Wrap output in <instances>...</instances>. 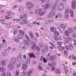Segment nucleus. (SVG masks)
I'll list each match as a JSON object with an SVG mask.
<instances>
[{
    "mask_svg": "<svg viewBox=\"0 0 76 76\" xmlns=\"http://www.w3.org/2000/svg\"><path fill=\"white\" fill-rule=\"evenodd\" d=\"M60 27H61V28H66V26L64 24H61L60 25Z\"/></svg>",
    "mask_w": 76,
    "mask_h": 76,
    "instance_id": "7c9ffc66",
    "label": "nucleus"
},
{
    "mask_svg": "<svg viewBox=\"0 0 76 76\" xmlns=\"http://www.w3.org/2000/svg\"><path fill=\"white\" fill-rule=\"evenodd\" d=\"M14 41H15V42H19V38H17L16 37H15L14 39Z\"/></svg>",
    "mask_w": 76,
    "mask_h": 76,
    "instance_id": "a878e982",
    "label": "nucleus"
},
{
    "mask_svg": "<svg viewBox=\"0 0 76 76\" xmlns=\"http://www.w3.org/2000/svg\"><path fill=\"white\" fill-rule=\"evenodd\" d=\"M25 63L27 64H29L30 63V59L27 58L25 61Z\"/></svg>",
    "mask_w": 76,
    "mask_h": 76,
    "instance_id": "dca6fc26",
    "label": "nucleus"
},
{
    "mask_svg": "<svg viewBox=\"0 0 76 76\" xmlns=\"http://www.w3.org/2000/svg\"><path fill=\"white\" fill-rule=\"evenodd\" d=\"M2 64L3 65H5L6 64V61L5 60H3L2 61Z\"/></svg>",
    "mask_w": 76,
    "mask_h": 76,
    "instance_id": "ea45409f",
    "label": "nucleus"
},
{
    "mask_svg": "<svg viewBox=\"0 0 76 76\" xmlns=\"http://www.w3.org/2000/svg\"><path fill=\"white\" fill-rule=\"evenodd\" d=\"M17 61V59H16V58L13 57L11 59L10 62L11 64H15V63Z\"/></svg>",
    "mask_w": 76,
    "mask_h": 76,
    "instance_id": "39448f33",
    "label": "nucleus"
},
{
    "mask_svg": "<svg viewBox=\"0 0 76 76\" xmlns=\"http://www.w3.org/2000/svg\"><path fill=\"white\" fill-rule=\"evenodd\" d=\"M65 14H67V13H69V10H65Z\"/></svg>",
    "mask_w": 76,
    "mask_h": 76,
    "instance_id": "49530a36",
    "label": "nucleus"
},
{
    "mask_svg": "<svg viewBox=\"0 0 76 76\" xmlns=\"http://www.w3.org/2000/svg\"><path fill=\"white\" fill-rule=\"evenodd\" d=\"M64 39H65V41L66 43L68 44V43L69 42V39H66V38L65 37H64Z\"/></svg>",
    "mask_w": 76,
    "mask_h": 76,
    "instance_id": "b1692460",
    "label": "nucleus"
},
{
    "mask_svg": "<svg viewBox=\"0 0 76 76\" xmlns=\"http://www.w3.org/2000/svg\"><path fill=\"white\" fill-rule=\"evenodd\" d=\"M33 54H34V53H29V56L30 58H32V56Z\"/></svg>",
    "mask_w": 76,
    "mask_h": 76,
    "instance_id": "c9c22d12",
    "label": "nucleus"
},
{
    "mask_svg": "<svg viewBox=\"0 0 76 76\" xmlns=\"http://www.w3.org/2000/svg\"><path fill=\"white\" fill-rule=\"evenodd\" d=\"M40 47L41 48H43V44L42 43H40Z\"/></svg>",
    "mask_w": 76,
    "mask_h": 76,
    "instance_id": "864d4df0",
    "label": "nucleus"
},
{
    "mask_svg": "<svg viewBox=\"0 0 76 76\" xmlns=\"http://www.w3.org/2000/svg\"><path fill=\"white\" fill-rule=\"evenodd\" d=\"M56 7H57V6H56L55 5L53 6V7L52 9V12H53V11H54V10H55V9H56Z\"/></svg>",
    "mask_w": 76,
    "mask_h": 76,
    "instance_id": "72a5a7b5",
    "label": "nucleus"
},
{
    "mask_svg": "<svg viewBox=\"0 0 76 76\" xmlns=\"http://www.w3.org/2000/svg\"><path fill=\"white\" fill-rule=\"evenodd\" d=\"M52 63L53 66H56V62L53 61H52Z\"/></svg>",
    "mask_w": 76,
    "mask_h": 76,
    "instance_id": "8fccbe9b",
    "label": "nucleus"
},
{
    "mask_svg": "<svg viewBox=\"0 0 76 76\" xmlns=\"http://www.w3.org/2000/svg\"><path fill=\"white\" fill-rule=\"evenodd\" d=\"M72 36L73 38H76V34L75 33L72 34Z\"/></svg>",
    "mask_w": 76,
    "mask_h": 76,
    "instance_id": "603ef678",
    "label": "nucleus"
},
{
    "mask_svg": "<svg viewBox=\"0 0 76 76\" xmlns=\"http://www.w3.org/2000/svg\"><path fill=\"white\" fill-rule=\"evenodd\" d=\"M64 69L66 70L65 71V73L66 74L67 72H69V70H68V68L66 66H64Z\"/></svg>",
    "mask_w": 76,
    "mask_h": 76,
    "instance_id": "4be33fe9",
    "label": "nucleus"
},
{
    "mask_svg": "<svg viewBox=\"0 0 76 76\" xmlns=\"http://www.w3.org/2000/svg\"><path fill=\"white\" fill-rule=\"evenodd\" d=\"M70 13L71 16V17H73V15H74V12H73V11L72 10H71L70 11Z\"/></svg>",
    "mask_w": 76,
    "mask_h": 76,
    "instance_id": "412c9836",
    "label": "nucleus"
},
{
    "mask_svg": "<svg viewBox=\"0 0 76 76\" xmlns=\"http://www.w3.org/2000/svg\"><path fill=\"white\" fill-rule=\"evenodd\" d=\"M43 61H44V63H46L47 62V60L45 59V58H44L43 59Z\"/></svg>",
    "mask_w": 76,
    "mask_h": 76,
    "instance_id": "c03bdc74",
    "label": "nucleus"
},
{
    "mask_svg": "<svg viewBox=\"0 0 76 76\" xmlns=\"http://www.w3.org/2000/svg\"><path fill=\"white\" fill-rule=\"evenodd\" d=\"M54 13H55L54 11H52L51 12H50L48 15V17H49V18H50V17L53 16L54 15Z\"/></svg>",
    "mask_w": 76,
    "mask_h": 76,
    "instance_id": "9d476101",
    "label": "nucleus"
},
{
    "mask_svg": "<svg viewBox=\"0 0 76 76\" xmlns=\"http://www.w3.org/2000/svg\"><path fill=\"white\" fill-rule=\"evenodd\" d=\"M23 57L24 59L25 60L26 59V55L24 54L23 55Z\"/></svg>",
    "mask_w": 76,
    "mask_h": 76,
    "instance_id": "e2e57ef3",
    "label": "nucleus"
},
{
    "mask_svg": "<svg viewBox=\"0 0 76 76\" xmlns=\"http://www.w3.org/2000/svg\"><path fill=\"white\" fill-rule=\"evenodd\" d=\"M50 59L51 61H53V60H56V56H54L51 55L50 57Z\"/></svg>",
    "mask_w": 76,
    "mask_h": 76,
    "instance_id": "f8f14e48",
    "label": "nucleus"
},
{
    "mask_svg": "<svg viewBox=\"0 0 76 76\" xmlns=\"http://www.w3.org/2000/svg\"><path fill=\"white\" fill-rule=\"evenodd\" d=\"M58 1H56L54 3V6H57V4H58Z\"/></svg>",
    "mask_w": 76,
    "mask_h": 76,
    "instance_id": "58836bf2",
    "label": "nucleus"
},
{
    "mask_svg": "<svg viewBox=\"0 0 76 76\" xmlns=\"http://www.w3.org/2000/svg\"><path fill=\"white\" fill-rule=\"evenodd\" d=\"M5 70V69L3 67H0V71L2 72H4Z\"/></svg>",
    "mask_w": 76,
    "mask_h": 76,
    "instance_id": "2f4dec72",
    "label": "nucleus"
},
{
    "mask_svg": "<svg viewBox=\"0 0 76 76\" xmlns=\"http://www.w3.org/2000/svg\"><path fill=\"white\" fill-rule=\"evenodd\" d=\"M69 15L68 14H67L65 15V19H67L69 18Z\"/></svg>",
    "mask_w": 76,
    "mask_h": 76,
    "instance_id": "a18cd8bd",
    "label": "nucleus"
},
{
    "mask_svg": "<svg viewBox=\"0 0 76 76\" xmlns=\"http://www.w3.org/2000/svg\"><path fill=\"white\" fill-rule=\"evenodd\" d=\"M67 38L68 39H69V40L71 41H72V38H71V37H67Z\"/></svg>",
    "mask_w": 76,
    "mask_h": 76,
    "instance_id": "052dcab7",
    "label": "nucleus"
},
{
    "mask_svg": "<svg viewBox=\"0 0 76 76\" xmlns=\"http://www.w3.org/2000/svg\"><path fill=\"white\" fill-rule=\"evenodd\" d=\"M48 48L47 45H45L44 49L42 50L43 54H45V52H48Z\"/></svg>",
    "mask_w": 76,
    "mask_h": 76,
    "instance_id": "423d86ee",
    "label": "nucleus"
},
{
    "mask_svg": "<svg viewBox=\"0 0 76 76\" xmlns=\"http://www.w3.org/2000/svg\"><path fill=\"white\" fill-rule=\"evenodd\" d=\"M72 7L73 9H75L76 7V2L75 1H73L72 3Z\"/></svg>",
    "mask_w": 76,
    "mask_h": 76,
    "instance_id": "1a4fd4ad",
    "label": "nucleus"
},
{
    "mask_svg": "<svg viewBox=\"0 0 76 76\" xmlns=\"http://www.w3.org/2000/svg\"><path fill=\"white\" fill-rule=\"evenodd\" d=\"M17 33V31L16 30H13V33L14 35H15Z\"/></svg>",
    "mask_w": 76,
    "mask_h": 76,
    "instance_id": "13d9d810",
    "label": "nucleus"
},
{
    "mask_svg": "<svg viewBox=\"0 0 76 76\" xmlns=\"http://www.w3.org/2000/svg\"><path fill=\"white\" fill-rule=\"evenodd\" d=\"M65 48L66 49V50H67L68 51L70 50V49H69V46H68L67 45L66 46Z\"/></svg>",
    "mask_w": 76,
    "mask_h": 76,
    "instance_id": "de8ad7c7",
    "label": "nucleus"
},
{
    "mask_svg": "<svg viewBox=\"0 0 76 76\" xmlns=\"http://www.w3.org/2000/svg\"><path fill=\"white\" fill-rule=\"evenodd\" d=\"M58 48L60 50L62 51L64 49V47H61V46H59L58 47Z\"/></svg>",
    "mask_w": 76,
    "mask_h": 76,
    "instance_id": "c756f323",
    "label": "nucleus"
},
{
    "mask_svg": "<svg viewBox=\"0 0 76 76\" xmlns=\"http://www.w3.org/2000/svg\"><path fill=\"white\" fill-rule=\"evenodd\" d=\"M64 6V3L60 4L58 7V10H63Z\"/></svg>",
    "mask_w": 76,
    "mask_h": 76,
    "instance_id": "7ed1b4c3",
    "label": "nucleus"
},
{
    "mask_svg": "<svg viewBox=\"0 0 76 76\" xmlns=\"http://www.w3.org/2000/svg\"><path fill=\"white\" fill-rule=\"evenodd\" d=\"M32 72H34V69H33L31 70H30L28 72V76H30L32 75Z\"/></svg>",
    "mask_w": 76,
    "mask_h": 76,
    "instance_id": "4468645a",
    "label": "nucleus"
},
{
    "mask_svg": "<svg viewBox=\"0 0 76 76\" xmlns=\"http://www.w3.org/2000/svg\"><path fill=\"white\" fill-rule=\"evenodd\" d=\"M29 34L30 36V37L32 39H34V34L31 31L29 32Z\"/></svg>",
    "mask_w": 76,
    "mask_h": 76,
    "instance_id": "a211bd4d",
    "label": "nucleus"
},
{
    "mask_svg": "<svg viewBox=\"0 0 76 76\" xmlns=\"http://www.w3.org/2000/svg\"><path fill=\"white\" fill-rule=\"evenodd\" d=\"M4 44L5 43L0 44V50L1 49V48L3 47H4Z\"/></svg>",
    "mask_w": 76,
    "mask_h": 76,
    "instance_id": "79ce46f5",
    "label": "nucleus"
},
{
    "mask_svg": "<svg viewBox=\"0 0 76 76\" xmlns=\"http://www.w3.org/2000/svg\"><path fill=\"white\" fill-rule=\"evenodd\" d=\"M19 75V71L18 70H17L16 71V74L15 76H18Z\"/></svg>",
    "mask_w": 76,
    "mask_h": 76,
    "instance_id": "cd10ccee",
    "label": "nucleus"
},
{
    "mask_svg": "<svg viewBox=\"0 0 76 76\" xmlns=\"http://www.w3.org/2000/svg\"><path fill=\"white\" fill-rule=\"evenodd\" d=\"M23 75H26V72H23Z\"/></svg>",
    "mask_w": 76,
    "mask_h": 76,
    "instance_id": "69168bd1",
    "label": "nucleus"
},
{
    "mask_svg": "<svg viewBox=\"0 0 76 76\" xmlns=\"http://www.w3.org/2000/svg\"><path fill=\"white\" fill-rule=\"evenodd\" d=\"M38 67L39 70H42V67H41V66L39 65L38 66Z\"/></svg>",
    "mask_w": 76,
    "mask_h": 76,
    "instance_id": "37998d69",
    "label": "nucleus"
},
{
    "mask_svg": "<svg viewBox=\"0 0 76 76\" xmlns=\"http://www.w3.org/2000/svg\"><path fill=\"white\" fill-rule=\"evenodd\" d=\"M72 58L74 60H75L76 59V57H75V56H73L72 57Z\"/></svg>",
    "mask_w": 76,
    "mask_h": 76,
    "instance_id": "338daca9",
    "label": "nucleus"
},
{
    "mask_svg": "<svg viewBox=\"0 0 76 76\" xmlns=\"http://www.w3.org/2000/svg\"><path fill=\"white\" fill-rule=\"evenodd\" d=\"M26 38L27 39H28V41H30V38H29V36H28V35H26Z\"/></svg>",
    "mask_w": 76,
    "mask_h": 76,
    "instance_id": "4c0bfd02",
    "label": "nucleus"
},
{
    "mask_svg": "<svg viewBox=\"0 0 76 76\" xmlns=\"http://www.w3.org/2000/svg\"><path fill=\"white\" fill-rule=\"evenodd\" d=\"M49 4H45L44 7V10H46V9H48V7H49Z\"/></svg>",
    "mask_w": 76,
    "mask_h": 76,
    "instance_id": "5701e85b",
    "label": "nucleus"
},
{
    "mask_svg": "<svg viewBox=\"0 0 76 76\" xmlns=\"http://www.w3.org/2000/svg\"><path fill=\"white\" fill-rule=\"evenodd\" d=\"M9 68L10 70H12L13 68V65L12 64H10L9 66Z\"/></svg>",
    "mask_w": 76,
    "mask_h": 76,
    "instance_id": "f3484780",
    "label": "nucleus"
},
{
    "mask_svg": "<svg viewBox=\"0 0 76 76\" xmlns=\"http://www.w3.org/2000/svg\"><path fill=\"white\" fill-rule=\"evenodd\" d=\"M26 5L28 9L29 10L31 9V8L34 7V4H32L31 3L29 2H27L26 3Z\"/></svg>",
    "mask_w": 76,
    "mask_h": 76,
    "instance_id": "f03ea898",
    "label": "nucleus"
},
{
    "mask_svg": "<svg viewBox=\"0 0 76 76\" xmlns=\"http://www.w3.org/2000/svg\"><path fill=\"white\" fill-rule=\"evenodd\" d=\"M7 76H12V74L10 72H7Z\"/></svg>",
    "mask_w": 76,
    "mask_h": 76,
    "instance_id": "09e8293b",
    "label": "nucleus"
},
{
    "mask_svg": "<svg viewBox=\"0 0 76 76\" xmlns=\"http://www.w3.org/2000/svg\"><path fill=\"white\" fill-rule=\"evenodd\" d=\"M28 26H29V27H32V26H33V24L32 23L29 24H28Z\"/></svg>",
    "mask_w": 76,
    "mask_h": 76,
    "instance_id": "3c124183",
    "label": "nucleus"
},
{
    "mask_svg": "<svg viewBox=\"0 0 76 76\" xmlns=\"http://www.w3.org/2000/svg\"><path fill=\"white\" fill-rule=\"evenodd\" d=\"M50 29L52 32H55L56 31V28L53 27H50Z\"/></svg>",
    "mask_w": 76,
    "mask_h": 76,
    "instance_id": "aec40b11",
    "label": "nucleus"
},
{
    "mask_svg": "<svg viewBox=\"0 0 76 76\" xmlns=\"http://www.w3.org/2000/svg\"><path fill=\"white\" fill-rule=\"evenodd\" d=\"M68 46L69 47V49H70V50H73V45H72L71 43H70L68 45Z\"/></svg>",
    "mask_w": 76,
    "mask_h": 76,
    "instance_id": "9b49d317",
    "label": "nucleus"
},
{
    "mask_svg": "<svg viewBox=\"0 0 76 76\" xmlns=\"http://www.w3.org/2000/svg\"><path fill=\"white\" fill-rule=\"evenodd\" d=\"M54 34L58 35H59V33H58V31H56L54 33Z\"/></svg>",
    "mask_w": 76,
    "mask_h": 76,
    "instance_id": "5fc2aeb1",
    "label": "nucleus"
},
{
    "mask_svg": "<svg viewBox=\"0 0 76 76\" xmlns=\"http://www.w3.org/2000/svg\"><path fill=\"white\" fill-rule=\"evenodd\" d=\"M19 11H20V13H23L24 12V10L23 9V8L22 7H20L19 8Z\"/></svg>",
    "mask_w": 76,
    "mask_h": 76,
    "instance_id": "2eb2a0df",
    "label": "nucleus"
},
{
    "mask_svg": "<svg viewBox=\"0 0 76 76\" xmlns=\"http://www.w3.org/2000/svg\"><path fill=\"white\" fill-rule=\"evenodd\" d=\"M26 18L25 17L22 16V20H23V21L26 20Z\"/></svg>",
    "mask_w": 76,
    "mask_h": 76,
    "instance_id": "6e6d98bb",
    "label": "nucleus"
},
{
    "mask_svg": "<svg viewBox=\"0 0 76 76\" xmlns=\"http://www.w3.org/2000/svg\"><path fill=\"white\" fill-rule=\"evenodd\" d=\"M45 23H50V22L49 20H46L45 21Z\"/></svg>",
    "mask_w": 76,
    "mask_h": 76,
    "instance_id": "774afa93",
    "label": "nucleus"
},
{
    "mask_svg": "<svg viewBox=\"0 0 76 76\" xmlns=\"http://www.w3.org/2000/svg\"><path fill=\"white\" fill-rule=\"evenodd\" d=\"M62 44V42H59L58 43V45H61Z\"/></svg>",
    "mask_w": 76,
    "mask_h": 76,
    "instance_id": "0e129e2a",
    "label": "nucleus"
},
{
    "mask_svg": "<svg viewBox=\"0 0 76 76\" xmlns=\"http://www.w3.org/2000/svg\"><path fill=\"white\" fill-rule=\"evenodd\" d=\"M17 67L18 68V69L20 67V64H18L17 65Z\"/></svg>",
    "mask_w": 76,
    "mask_h": 76,
    "instance_id": "680f3d73",
    "label": "nucleus"
},
{
    "mask_svg": "<svg viewBox=\"0 0 76 76\" xmlns=\"http://www.w3.org/2000/svg\"><path fill=\"white\" fill-rule=\"evenodd\" d=\"M19 32L20 33V34H21L23 35H24V31L22 30H19Z\"/></svg>",
    "mask_w": 76,
    "mask_h": 76,
    "instance_id": "a19ab883",
    "label": "nucleus"
},
{
    "mask_svg": "<svg viewBox=\"0 0 76 76\" xmlns=\"http://www.w3.org/2000/svg\"><path fill=\"white\" fill-rule=\"evenodd\" d=\"M45 12H42V13H40L39 15L40 16H42L44 15V14H45Z\"/></svg>",
    "mask_w": 76,
    "mask_h": 76,
    "instance_id": "bf43d9fd",
    "label": "nucleus"
},
{
    "mask_svg": "<svg viewBox=\"0 0 76 76\" xmlns=\"http://www.w3.org/2000/svg\"><path fill=\"white\" fill-rule=\"evenodd\" d=\"M9 51L7 49L4 50L3 52V55L5 56H7L9 54Z\"/></svg>",
    "mask_w": 76,
    "mask_h": 76,
    "instance_id": "20e7f679",
    "label": "nucleus"
},
{
    "mask_svg": "<svg viewBox=\"0 0 76 76\" xmlns=\"http://www.w3.org/2000/svg\"><path fill=\"white\" fill-rule=\"evenodd\" d=\"M23 38V36L21 34H18V38L19 39H22Z\"/></svg>",
    "mask_w": 76,
    "mask_h": 76,
    "instance_id": "bb28decb",
    "label": "nucleus"
},
{
    "mask_svg": "<svg viewBox=\"0 0 76 76\" xmlns=\"http://www.w3.org/2000/svg\"><path fill=\"white\" fill-rule=\"evenodd\" d=\"M65 34L66 36H69V31L67 30L65 31Z\"/></svg>",
    "mask_w": 76,
    "mask_h": 76,
    "instance_id": "393cba45",
    "label": "nucleus"
},
{
    "mask_svg": "<svg viewBox=\"0 0 76 76\" xmlns=\"http://www.w3.org/2000/svg\"><path fill=\"white\" fill-rule=\"evenodd\" d=\"M21 48L23 50H25L26 49V45L23 43H20V45Z\"/></svg>",
    "mask_w": 76,
    "mask_h": 76,
    "instance_id": "6e6552de",
    "label": "nucleus"
},
{
    "mask_svg": "<svg viewBox=\"0 0 76 76\" xmlns=\"http://www.w3.org/2000/svg\"><path fill=\"white\" fill-rule=\"evenodd\" d=\"M32 44L33 45L32 46V49L33 50H35V48L38 51H40L41 49H40V48L38 47H36V44L35 42H33L32 43Z\"/></svg>",
    "mask_w": 76,
    "mask_h": 76,
    "instance_id": "f257e3e1",
    "label": "nucleus"
},
{
    "mask_svg": "<svg viewBox=\"0 0 76 76\" xmlns=\"http://www.w3.org/2000/svg\"><path fill=\"white\" fill-rule=\"evenodd\" d=\"M27 66L26 64H23L22 68L23 69L25 70V69H26Z\"/></svg>",
    "mask_w": 76,
    "mask_h": 76,
    "instance_id": "6ab92c4d",
    "label": "nucleus"
},
{
    "mask_svg": "<svg viewBox=\"0 0 76 76\" xmlns=\"http://www.w3.org/2000/svg\"><path fill=\"white\" fill-rule=\"evenodd\" d=\"M42 10L41 9H38L36 10L35 12V14H37L38 15V14H39L42 12Z\"/></svg>",
    "mask_w": 76,
    "mask_h": 76,
    "instance_id": "0eeeda50",
    "label": "nucleus"
},
{
    "mask_svg": "<svg viewBox=\"0 0 76 76\" xmlns=\"http://www.w3.org/2000/svg\"><path fill=\"white\" fill-rule=\"evenodd\" d=\"M24 42L26 43V44L27 45H29V42H28L27 40H24Z\"/></svg>",
    "mask_w": 76,
    "mask_h": 76,
    "instance_id": "473e14b6",
    "label": "nucleus"
},
{
    "mask_svg": "<svg viewBox=\"0 0 76 76\" xmlns=\"http://www.w3.org/2000/svg\"><path fill=\"white\" fill-rule=\"evenodd\" d=\"M56 74H58V75L60 73V71L59 69H58L55 72Z\"/></svg>",
    "mask_w": 76,
    "mask_h": 76,
    "instance_id": "f704fd0d",
    "label": "nucleus"
},
{
    "mask_svg": "<svg viewBox=\"0 0 76 76\" xmlns=\"http://www.w3.org/2000/svg\"><path fill=\"white\" fill-rule=\"evenodd\" d=\"M54 37L55 38V39L56 40V41H58L59 39H58V37H57L56 36H55Z\"/></svg>",
    "mask_w": 76,
    "mask_h": 76,
    "instance_id": "e433bc0d",
    "label": "nucleus"
},
{
    "mask_svg": "<svg viewBox=\"0 0 76 76\" xmlns=\"http://www.w3.org/2000/svg\"><path fill=\"white\" fill-rule=\"evenodd\" d=\"M23 15L24 16V18H26V19H28V16H27L26 15V14H23Z\"/></svg>",
    "mask_w": 76,
    "mask_h": 76,
    "instance_id": "4d7b16f0",
    "label": "nucleus"
},
{
    "mask_svg": "<svg viewBox=\"0 0 76 76\" xmlns=\"http://www.w3.org/2000/svg\"><path fill=\"white\" fill-rule=\"evenodd\" d=\"M68 31L69 32V33H71V34H72L73 32V30H72V29L71 28H69V29L68 30Z\"/></svg>",
    "mask_w": 76,
    "mask_h": 76,
    "instance_id": "c85d7f7f",
    "label": "nucleus"
},
{
    "mask_svg": "<svg viewBox=\"0 0 76 76\" xmlns=\"http://www.w3.org/2000/svg\"><path fill=\"white\" fill-rule=\"evenodd\" d=\"M17 60L18 61H22V56L20 55H19L17 57Z\"/></svg>",
    "mask_w": 76,
    "mask_h": 76,
    "instance_id": "ddd939ff",
    "label": "nucleus"
}]
</instances>
